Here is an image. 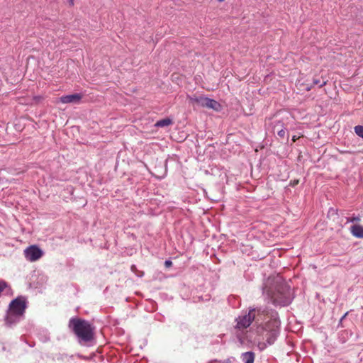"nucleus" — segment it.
<instances>
[{
	"mask_svg": "<svg viewBox=\"0 0 363 363\" xmlns=\"http://www.w3.org/2000/svg\"><path fill=\"white\" fill-rule=\"evenodd\" d=\"M82 94H73L69 95H65L60 97L58 101L62 104H78L80 103L82 99Z\"/></svg>",
	"mask_w": 363,
	"mask_h": 363,
	"instance_id": "nucleus-5",
	"label": "nucleus"
},
{
	"mask_svg": "<svg viewBox=\"0 0 363 363\" xmlns=\"http://www.w3.org/2000/svg\"><path fill=\"white\" fill-rule=\"evenodd\" d=\"M171 124H172V121L170 118H164V119L158 121L156 123L155 126L163 128V127L168 126Z\"/></svg>",
	"mask_w": 363,
	"mask_h": 363,
	"instance_id": "nucleus-10",
	"label": "nucleus"
},
{
	"mask_svg": "<svg viewBox=\"0 0 363 363\" xmlns=\"http://www.w3.org/2000/svg\"><path fill=\"white\" fill-rule=\"evenodd\" d=\"M207 99L208 97H206L203 95H200L199 96V102H198V106H201V107H206V103L207 101Z\"/></svg>",
	"mask_w": 363,
	"mask_h": 363,
	"instance_id": "nucleus-12",
	"label": "nucleus"
},
{
	"mask_svg": "<svg viewBox=\"0 0 363 363\" xmlns=\"http://www.w3.org/2000/svg\"><path fill=\"white\" fill-rule=\"evenodd\" d=\"M359 220V218H354L352 219V220Z\"/></svg>",
	"mask_w": 363,
	"mask_h": 363,
	"instance_id": "nucleus-20",
	"label": "nucleus"
},
{
	"mask_svg": "<svg viewBox=\"0 0 363 363\" xmlns=\"http://www.w3.org/2000/svg\"><path fill=\"white\" fill-rule=\"evenodd\" d=\"M255 320L256 323L259 321H266L264 326H258L257 332L262 338L259 340H266L268 344L274 343L280 325L277 318V313L267 308H251L247 314L238 316L236 319L235 328L239 330L247 329Z\"/></svg>",
	"mask_w": 363,
	"mask_h": 363,
	"instance_id": "nucleus-1",
	"label": "nucleus"
},
{
	"mask_svg": "<svg viewBox=\"0 0 363 363\" xmlns=\"http://www.w3.org/2000/svg\"><path fill=\"white\" fill-rule=\"evenodd\" d=\"M172 262L170 261V260H166L165 262H164V266L167 267V268H169L170 267H172Z\"/></svg>",
	"mask_w": 363,
	"mask_h": 363,
	"instance_id": "nucleus-17",
	"label": "nucleus"
},
{
	"mask_svg": "<svg viewBox=\"0 0 363 363\" xmlns=\"http://www.w3.org/2000/svg\"><path fill=\"white\" fill-rule=\"evenodd\" d=\"M355 133L363 138V126L362 125H357L354 127Z\"/></svg>",
	"mask_w": 363,
	"mask_h": 363,
	"instance_id": "nucleus-14",
	"label": "nucleus"
},
{
	"mask_svg": "<svg viewBox=\"0 0 363 363\" xmlns=\"http://www.w3.org/2000/svg\"><path fill=\"white\" fill-rule=\"evenodd\" d=\"M70 3H71L72 4H73V0H71V1H70Z\"/></svg>",
	"mask_w": 363,
	"mask_h": 363,
	"instance_id": "nucleus-23",
	"label": "nucleus"
},
{
	"mask_svg": "<svg viewBox=\"0 0 363 363\" xmlns=\"http://www.w3.org/2000/svg\"><path fill=\"white\" fill-rule=\"evenodd\" d=\"M26 308V302L21 298H17L10 303V311L16 315H22Z\"/></svg>",
	"mask_w": 363,
	"mask_h": 363,
	"instance_id": "nucleus-4",
	"label": "nucleus"
},
{
	"mask_svg": "<svg viewBox=\"0 0 363 363\" xmlns=\"http://www.w3.org/2000/svg\"><path fill=\"white\" fill-rule=\"evenodd\" d=\"M242 359L245 363H253L255 359V354L253 352H247L242 354Z\"/></svg>",
	"mask_w": 363,
	"mask_h": 363,
	"instance_id": "nucleus-9",
	"label": "nucleus"
},
{
	"mask_svg": "<svg viewBox=\"0 0 363 363\" xmlns=\"http://www.w3.org/2000/svg\"><path fill=\"white\" fill-rule=\"evenodd\" d=\"M352 234L359 238H363V226L359 225H354L351 227Z\"/></svg>",
	"mask_w": 363,
	"mask_h": 363,
	"instance_id": "nucleus-8",
	"label": "nucleus"
},
{
	"mask_svg": "<svg viewBox=\"0 0 363 363\" xmlns=\"http://www.w3.org/2000/svg\"><path fill=\"white\" fill-rule=\"evenodd\" d=\"M26 258L30 262L39 259L43 255V251L36 245H31L24 250Z\"/></svg>",
	"mask_w": 363,
	"mask_h": 363,
	"instance_id": "nucleus-3",
	"label": "nucleus"
},
{
	"mask_svg": "<svg viewBox=\"0 0 363 363\" xmlns=\"http://www.w3.org/2000/svg\"><path fill=\"white\" fill-rule=\"evenodd\" d=\"M205 105L206 108L213 109L216 111H220L222 109L221 105L218 101L212 99L208 98Z\"/></svg>",
	"mask_w": 363,
	"mask_h": 363,
	"instance_id": "nucleus-7",
	"label": "nucleus"
},
{
	"mask_svg": "<svg viewBox=\"0 0 363 363\" xmlns=\"http://www.w3.org/2000/svg\"><path fill=\"white\" fill-rule=\"evenodd\" d=\"M130 270L132 272L135 273L138 277H142L144 275V272L139 271L137 268V267L134 264H133L130 267Z\"/></svg>",
	"mask_w": 363,
	"mask_h": 363,
	"instance_id": "nucleus-11",
	"label": "nucleus"
},
{
	"mask_svg": "<svg viewBox=\"0 0 363 363\" xmlns=\"http://www.w3.org/2000/svg\"><path fill=\"white\" fill-rule=\"evenodd\" d=\"M219 2H223L224 0H218Z\"/></svg>",
	"mask_w": 363,
	"mask_h": 363,
	"instance_id": "nucleus-22",
	"label": "nucleus"
},
{
	"mask_svg": "<svg viewBox=\"0 0 363 363\" xmlns=\"http://www.w3.org/2000/svg\"><path fill=\"white\" fill-rule=\"evenodd\" d=\"M298 182H299V181L298 179L294 180V181H291L290 185L292 186H294L297 185L298 184Z\"/></svg>",
	"mask_w": 363,
	"mask_h": 363,
	"instance_id": "nucleus-18",
	"label": "nucleus"
},
{
	"mask_svg": "<svg viewBox=\"0 0 363 363\" xmlns=\"http://www.w3.org/2000/svg\"><path fill=\"white\" fill-rule=\"evenodd\" d=\"M299 138H300L299 136L294 135L292 137L293 142H296Z\"/></svg>",
	"mask_w": 363,
	"mask_h": 363,
	"instance_id": "nucleus-19",
	"label": "nucleus"
},
{
	"mask_svg": "<svg viewBox=\"0 0 363 363\" xmlns=\"http://www.w3.org/2000/svg\"><path fill=\"white\" fill-rule=\"evenodd\" d=\"M74 334L84 342L91 341L94 337V328L91 324L80 318H72L69 321Z\"/></svg>",
	"mask_w": 363,
	"mask_h": 363,
	"instance_id": "nucleus-2",
	"label": "nucleus"
},
{
	"mask_svg": "<svg viewBox=\"0 0 363 363\" xmlns=\"http://www.w3.org/2000/svg\"><path fill=\"white\" fill-rule=\"evenodd\" d=\"M188 99L189 101V103L192 104H198V102H199V96H196V95H193V96H188Z\"/></svg>",
	"mask_w": 363,
	"mask_h": 363,
	"instance_id": "nucleus-13",
	"label": "nucleus"
},
{
	"mask_svg": "<svg viewBox=\"0 0 363 363\" xmlns=\"http://www.w3.org/2000/svg\"><path fill=\"white\" fill-rule=\"evenodd\" d=\"M313 84L319 85L320 87L323 86L325 85L326 82L325 80H323L322 82L318 79H313Z\"/></svg>",
	"mask_w": 363,
	"mask_h": 363,
	"instance_id": "nucleus-15",
	"label": "nucleus"
},
{
	"mask_svg": "<svg viewBox=\"0 0 363 363\" xmlns=\"http://www.w3.org/2000/svg\"><path fill=\"white\" fill-rule=\"evenodd\" d=\"M347 313H348L347 312L345 313V314L343 315L342 318H345L347 316Z\"/></svg>",
	"mask_w": 363,
	"mask_h": 363,
	"instance_id": "nucleus-21",
	"label": "nucleus"
},
{
	"mask_svg": "<svg viewBox=\"0 0 363 363\" xmlns=\"http://www.w3.org/2000/svg\"><path fill=\"white\" fill-rule=\"evenodd\" d=\"M285 133L286 132L284 129H281L277 132L278 135L281 138H284L285 136Z\"/></svg>",
	"mask_w": 363,
	"mask_h": 363,
	"instance_id": "nucleus-16",
	"label": "nucleus"
},
{
	"mask_svg": "<svg viewBox=\"0 0 363 363\" xmlns=\"http://www.w3.org/2000/svg\"><path fill=\"white\" fill-rule=\"evenodd\" d=\"M272 301L276 305L286 306L290 303L289 298L284 293H279L274 294L272 297Z\"/></svg>",
	"mask_w": 363,
	"mask_h": 363,
	"instance_id": "nucleus-6",
	"label": "nucleus"
}]
</instances>
